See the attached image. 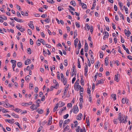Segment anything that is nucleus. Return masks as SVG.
Returning a JSON list of instances; mask_svg holds the SVG:
<instances>
[{"label": "nucleus", "instance_id": "obj_16", "mask_svg": "<svg viewBox=\"0 0 132 132\" xmlns=\"http://www.w3.org/2000/svg\"><path fill=\"white\" fill-rule=\"evenodd\" d=\"M105 64V65H107L109 64L108 57H106L104 60Z\"/></svg>", "mask_w": 132, "mask_h": 132}, {"label": "nucleus", "instance_id": "obj_3", "mask_svg": "<svg viewBox=\"0 0 132 132\" xmlns=\"http://www.w3.org/2000/svg\"><path fill=\"white\" fill-rule=\"evenodd\" d=\"M73 112L75 114L77 113L79 111V109L78 107L77 106H74L73 108Z\"/></svg>", "mask_w": 132, "mask_h": 132}, {"label": "nucleus", "instance_id": "obj_26", "mask_svg": "<svg viewBox=\"0 0 132 132\" xmlns=\"http://www.w3.org/2000/svg\"><path fill=\"white\" fill-rule=\"evenodd\" d=\"M37 111L39 114H42L43 113V111L42 109H38Z\"/></svg>", "mask_w": 132, "mask_h": 132}, {"label": "nucleus", "instance_id": "obj_28", "mask_svg": "<svg viewBox=\"0 0 132 132\" xmlns=\"http://www.w3.org/2000/svg\"><path fill=\"white\" fill-rule=\"evenodd\" d=\"M91 59L90 61L91 63L93 64L94 62V59L92 55H91Z\"/></svg>", "mask_w": 132, "mask_h": 132}, {"label": "nucleus", "instance_id": "obj_62", "mask_svg": "<svg viewBox=\"0 0 132 132\" xmlns=\"http://www.w3.org/2000/svg\"><path fill=\"white\" fill-rule=\"evenodd\" d=\"M103 53H102L101 52H100V57L101 59L103 57Z\"/></svg>", "mask_w": 132, "mask_h": 132}, {"label": "nucleus", "instance_id": "obj_64", "mask_svg": "<svg viewBox=\"0 0 132 132\" xmlns=\"http://www.w3.org/2000/svg\"><path fill=\"white\" fill-rule=\"evenodd\" d=\"M80 127L79 126H78L76 129V131L77 132H79L80 130Z\"/></svg>", "mask_w": 132, "mask_h": 132}, {"label": "nucleus", "instance_id": "obj_51", "mask_svg": "<svg viewBox=\"0 0 132 132\" xmlns=\"http://www.w3.org/2000/svg\"><path fill=\"white\" fill-rule=\"evenodd\" d=\"M84 103L81 102H79V106L80 107V109H81L82 107V105Z\"/></svg>", "mask_w": 132, "mask_h": 132}, {"label": "nucleus", "instance_id": "obj_50", "mask_svg": "<svg viewBox=\"0 0 132 132\" xmlns=\"http://www.w3.org/2000/svg\"><path fill=\"white\" fill-rule=\"evenodd\" d=\"M80 132H86L85 128H83L82 129H80Z\"/></svg>", "mask_w": 132, "mask_h": 132}, {"label": "nucleus", "instance_id": "obj_58", "mask_svg": "<svg viewBox=\"0 0 132 132\" xmlns=\"http://www.w3.org/2000/svg\"><path fill=\"white\" fill-rule=\"evenodd\" d=\"M28 31L29 35H32L31 31L30 29H28Z\"/></svg>", "mask_w": 132, "mask_h": 132}, {"label": "nucleus", "instance_id": "obj_11", "mask_svg": "<svg viewBox=\"0 0 132 132\" xmlns=\"http://www.w3.org/2000/svg\"><path fill=\"white\" fill-rule=\"evenodd\" d=\"M52 122V117L51 116L50 117L48 120V125H50L51 124V123Z\"/></svg>", "mask_w": 132, "mask_h": 132}, {"label": "nucleus", "instance_id": "obj_48", "mask_svg": "<svg viewBox=\"0 0 132 132\" xmlns=\"http://www.w3.org/2000/svg\"><path fill=\"white\" fill-rule=\"evenodd\" d=\"M70 120L69 119H67L65 120L64 121V123L65 124H67L68 123H69L70 122Z\"/></svg>", "mask_w": 132, "mask_h": 132}, {"label": "nucleus", "instance_id": "obj_20", "mask_svg": "<svg viewBox=\"0 0 132 132\" xmlns=\"http://www.w3.org/2000/svg\"><path fill=\"white\" fill-rule=\"evenodd\" d=\"M61 81L63 82V84L65 85L67 83V79L66 78H64L61 79Z\"/></svg>", "mask_w": 132, "mask_h": 132}, {"label": "nucleus", "instance_id": "obj_54", "mask_svg": "<svg viewBox=\"0 0 132 132\" xmlns=\"http://www.w3.org/2000/svg\"><path fill=\"white\" fill-rule=\"evenodd\" d=\"M86 122L87 123V125H89V118L88 117V118L87 117H86Z\"/></svg>", "mask_w": 132, "mask_h": 132}, {"label": "nucleus", "instance_id": "obj_31", "mask_svg": "<svg viewBox=\"0 0 132 132\" xmlns=\"http://www.w3.org/2000/svg\"><path fill=\"white\" fill-rule=\"evenodd\" d=\"M113 122L114 124H117L118 122V120L117 119H114L113 120Z\"/></svg>", "mask_w": 132, "mask_h": 132}, {"label": "nucleus", "instance_id": "obj_39", "mask_svg": "<svg viewBox=\"0 0 132 132\" xmlns=\"http://www.w3.org/2000/svg\"><path fill=\"white\" fill-rule=\"evenodd\" d=\"M47 2L53 4L54 3V1L53 0H48Z\"/></svg>", "mask_w": 132, "mask_h": 132}, {"label": "nucleus", "instance_id": "obj_35", "mask_svg": "<svg viewBox=\"0 0 132 132\" xmlns=\"http://www.w3.org/2000/svg\"><path fill=\"white\" fill-rule=\"evenodd\" d=\"M58 104L57 103L56 104L55 106V107L53 109V111L54 112H55L56 111V110L58 108Z\"/></svg>", "mask_w": 132, "mask_h": 132}, {"label": "nucleus", "instance_id": "obj_59", "mask_svg": "<svg viewBox=\"0 0 132 132\" xmlns=\"http://www.w3.org/2000/svg\"><path fill=\"white\" fill-rule=\"evenodd\" d=\"M68 89L67 88L65 89L64 90V91L63 94L65 96V95L66 93H67L68 91Z\"/></svg>", "mask_w": 132, "mask_h": 132}, {"label": "nucleus", "instance_id": "obj_18", "mask_svg": "<svg viewBox=\"0 0 132 132\" xmlns=\"http://www.w3.org/2000/svg\"><path fill=\"white\" fill-rule=\"evenodd\" d=\"M80 4L82 5V7L83 8L86 9L87 8V6L84 3L81 2L79 3L80 5Z\"/></svg>", "mask_w": 132, "mask_h": 132}, {"label": "nucleus", "instance_id": "obj_47", "mask_svg": "<svg viewBox=\"0 0 132 132\" xmlns=\"http://www.w3.org/2000/svg\"><path fill=\"white\" fill-rule=\"evenodd\" d=\"M28 103H22L21 104V105L23 106H28Z\"/></svg>", "mask_w": 132, "mask_h": 132}, {"label": "nucleus", "instance_id": "obj_34", "mask_svg": "<svg viewBox=\"0 0 132 132\" xmlns=\"http://www.w3.org/2000/svg\"><path fill=\"white\" fill-rule=\"evenodd\" d=\"M81 47V44L80 41L79 42L78 44V50H79L80 49Z\"/></svg>", "mask_w": 132, "mask_h": 132}, {"label": "nucleus", "instance_id": "obj_8", "mask_svg": "<svg viewBox=\"0 0 132 132\" xmlns=\"http://www.w3.org/2000/svg\"><path fill=\"white\" fill-rule=\"evenodd\" d=\"M125 34L127 37H129L130 36L131 32L129 30H128L127 31L126 29H125Z\"/></svg>", "mask_w": 132, "mask_h": 132}, {"label": "nucleus", "instance_id": "obj_13", "mask_svg": "<svg viewBox=\"0 0 132 132\" xmlns=\"http://www.w3.org/2000/svg\"><path fill=\"white\" fill-rule=\"evenodd\" d=\"M104 80L103 79H101L100 80H98L96 84V85H98L99 84H102L103 83Z\"/></svg>", "mask_w": 132, "mask_h": 132}, {"label": "nucleus", "instance_id": "obj_37", "mask_svg": "<svg viewBox=\"0 0 132 132\" xmlns=\"http://www.w3.org/2000/svg\"><path fill=\"white\" fill-rule=\"evenodd\" d=\"M126 98H122V100H121V102H122V103L123 104H125V103L126 102Z\"/></svg>", "mask_w": 132, "mask_h": 132}, {"label": "nucleus", "instance_id": "obj_41", "mask_svg": "<svg viewBox=\"0 0 132 132\" xmlns=\"http://www.w3.org/2000/svg\"><path fill=\"white\" fill-rule=\"evenodd\" d=\"M2 112L3 113H6L8 112L7 110L6 109H2Z\"/></svg>", "mask_w": 132, "mask_h": 132}, {"label": "nucleus", "instance_id": "obj_49", "mask_svg": "<svg viewBox=\"0 0 132 132\" xmlns=\"http://www.w3.org/2000/svg\"><path fill=\"white\" fill-rule=\"evenodd\" d=\"M33 87V84L31 83H30L29 84V88L30 89H32V87Z\"/></svg>", "mask_w": 132, "mask_h": 132}, {"label": "nucleus", "instance_id": "obj_15", "mask_svg": "<svg viewBox=\"0 0 132 132\" xmlns=\"http://www.w3.org/2000/svg\"><path fill=\"white\" fill-rule=\"evenodd\" d=\"M85 51V52H87L88 50V45L86 43L85 44L84 46Z\"/></svg>", "mask_w": 132, "mask_h": 132}, {"label": "nucleus", "instance_id": "obj_1", "mask_svg": "<svg viewBox=\"0 0 132 132\" xmlns=\"http://www.w3.org/2000/svg\"><path fill=\"white\" fill-rule=\"evenodd\" d=\"M125 115H120L118 119L120 121V123L121 122L125 123L127 122L126 119V118L125 120L124 119L125 118Z\"/></svg>", "mask_w": 132, "mask_h": 132}, {"label": "nucleus", "instance_id": "obj_40", "mask_svg": "<svg viewBox=\"0 0 132 132\" xmlns=\"http://www.w3.org/2000/svg\"><path fill=\"white\" fill-rule=\"evenodd\" d=\"M80 83H81V85H84V79L82 78H81V81H80Z\"/></svg>", "mask_w": 132, "mask_h": 132}, {"label": "nucleus", "instance_id": "obj_25", "mask_svg": "<svg viewBox=\"0 0 132 132\" xmlns=\"http://www.w3.org/2000/svg\"><path fill=\"white\" fill-rule=\"evenodd\" d=\"M38 42H40L41 43H42L43 45L45 44V42L43 39H38Z\"/></svg>", "mask_w": 132, "mask_h": 132}, {"label": "nucleus", "instance_id": "obj_32", "mask_svg": "<svg viewBox=\"0 0 132 132\" xmlns=\"http://www.w3.org/2000/svg\"><path fill=\"white\" fill-rule=\"evenodd\" d=\"M30 76L29 75L27 76L25 78V80L26 81H28L27 82L29 81L30 79Z\"/></svg>", "mask_w": 132, "mask_h": 132}, {"label": "nucleus", "instance_id": "obj_52", "mask_svg": "<svg viewBox=\"0 0 132 132\" xmlns=\"http://www.w3.org/2000/svg\"><path fill=\"white\" fill-rule=\"evenodd\" d=\"M19 30L21 32H23L25 30V29L24 28H23L21 26L20 27Z\"/></svg>", "mask_w": 132, "mask_h": 132}, {"label": "nucleus", "instance_id": "obj_63", "mask_svg": "<svg viewBox=\"0 0 132 132\" xmlns=\"http://www.w3.org/2000/svg\"><path fill=\"white\" fill-rule=\"evenodd\" d=\"M92 98L90 95H89V101L90 102H92Z\"/></svg>", "mask_w": 132, "mask_h": 132}, {"label": "nucleus", "instance_id": "obj_36", "mask_svg": "<svg viewBox=\"0 0 132 132\" xmlns=\"http://www.w3.org/2000/svg\"><path fill=\"white\" fill-rule=\"evenodd\" d=\"M68 61L67 59H65L64 60V64L65 66H67L68 65Z\"/></svg>", "mask_w": 132, "mask_h": 132}, {"label": "nucleus", "instance_id": "obj_6", "mask_svg": "<svg viewBox=\"0 0 132 132\" xmlns=\"http://www.w3.org/2000/svg\"><path fill=\"white\" fill-rule=\"evenodd\" d=\"M81 86L80 85H79L78 84L75 85L74 86L75 89V90H76L77 91H78V89L79 90V89L81 88Z\"/></svg>", "mask_w": 132, "mask_h": 132}, {"label": "nucleus", "instance_id": "obj_29", "mask_svg": "<svg viewBox=\"0 0 132 132\" xmlns=\"http://www.w3.org/2000/svg\"><path fill=\"white\" fill-rule=\"evenodd\" d=\"M13 110L15 111L18 113L21 112V110L20 109L18 108H15V109Z\"/></svg>", "mask_w": 132, "mask_h": 132}, {"label": "nucleus", "instance_id": "obj_4", "mask_svg": "<svg viewBox=\"0 0 132 132\" xmlns=\"http://www.w3.org/2000/svg\"><path fill=\"white\" fill-rule=\"evenodd\" d=\"M53 82L54 84V85L55 87L54 88L55 89H57L59 87V84L55 80H53Z\"/></svg>", "mask_w": 132, "mask_h": 132}, {"label": "nucleus", "instance_id": "obj_42", "mask_svg": "<svg viewBox=\"0 0 132 132\" xmlns=\"http://www.w3.org/2000/svg\"><path fill=\"white\" fill-rule=\"evenodd\" d=\"M75 24L76 27L77 28H79L80 27V25L79 24V23L78 22H75Z\"/></svg>", "mask_w": 132, "mask_h": 132}, {"label": "nucleus", "instance_id": "obj_17", "mask_svg": "<svg viewBox=\"0 0 132 132\" xmlns=\"http://www.w3.org/2000/svg\"><path fill=\"white\" fill-rule=\"evenodd\" d=\"M58 104V106L59 107H62L65 105L64 103L62 102H60Z\"/></svg>", "mask_w": 132, "mask_h": 132}, {"label": "nucleus", "instance_id": "obj_23", "mask_svg": "<svg viewBox=\"0 0 132 132\" xmlns=\"http://www.w3.org/2000/svg\"><path fill=\"white\" fill-rule=\"evenodd\" d=\"M70 4L71 5H73V6H75L76 5V3L74 1L72 0L70 2Z\"/></svg>", "mask_w": 132, "mask_h": 132}, {"label": "nucleus", "instance_id": "obj_7", "mask_svg": "<svg viewBox=\"0 0 132 132\" xmlns=\"http://www.w3.org/2000/svg\"><path fill=\"white\" fill-rule=\"evenodd\" d=\"M82 115L81 113H80L77 115L76 117V119L77 120H80L82 118Z\"/></svg>", "mask_w": 132, "mask_h": 132}, {"label": "nucleus", "instance_id": "obj_43", "mask_svg": "<svg viewBox=\"0 0 132 132\" xmlns=\"http://www.w3.org/2000/svg\"><path fill=\"white\" fill-rule=\"evenodd\" d=\"M78 68H81V65L80 64V62L79 60V59H78Z\"/></svg>", "mask_w": 132, "mask_h": 132}, {"label": "nucleus", "instance_id": "obj_27", "mask_svg": "<svg viewBox=\"0 0 132 132\" xmlns=\"http://www.w3.org/2000/svg\"><path fill=\"white\" fill-rule=\"evenodd\" d=\"M111 96L112 98H113V100L114 101H115L116 100V95L115 94H112L111 95Z\"/></svg>", "mask_w": 132, "mask_h": 132}, {"label": "nucleus", "instance_id": "obj_19", "mask_svg": "<svg viewBox=\"0 0 132 132\" xmlns=\"http://www.w3.org/2000/svg\"><path fill=\"white\" fill-rule=\"evenodd\" d=\"M29 26L32 29H34V26L32 22L30 21L29 24Z\"/></svg>", "mask_w": 132, "mask_h": 132}, {"label": "nucleus", "instance_id": "obj_12", "mask_svg": "<svg viewBox=\"0 0 132 132\" xmlns=\"http://www.w3.org/2000/svg\"><path fill=\"white\" fill-rule=\"evenodd\" d=\"M119 76V75L118 74H117V75H115L114 76V80L117 82H118L119 81V79L118 78Z\"/></svg>", "mask_w": 132, "mask_h": 132}, {"label": "nucleus", "instance_id": "obj_56", "mask_svg": "<svg viewBox=\"0 0 132 132\" xmlns=\"http://www.w3.org/2000/svg\"><path fill=\"white\" fill-rule=\"evenodd\" d=\"M96 5V4L95 3H94L93 4L92 7L91 8L92 10H93L94 8L95 7Z\"/></svg>", "mask_w": 132, "mask_h": 132}, {"label": "nucleus", "instance_id": "obj_46", "mask_svg": "<svg viewBox=\"0 0 132 132\" xmlns=\"http://www.w3.org/2000/svg\"><path fill=\"white\" fill-rule=\"evenodd\" d=\"M13 61H14L15 63L13 64L12 68H14L16 65V61L15 60H13Z\"/></svg>", "mask_w": 132, "mask_h": 132}, {"label": "nucleus", "instance_id": "obj_55", "mask_svg": "<svg viewBox=\"0 0 132 132\" xmlns=\"http://www.w3.org/2000/svg\"><path fill=\"white\" fill-rule=\"evenodd\" d=\"M87 92L88 94H90L91 91L90 89L89 88H88L87 89Z\"/></svg>", "mask_w": 132, "mask_h": 132}, {"label": "nucleus", "instance_id": "obj_45", "mask_svg": "<svg viewBox=\"0 0 132 132\" xmlns=\"http://www.w3.org/2000/svg\"><path fill=\"white\" fill-rule=\"evenodd\" d=\"M101 99L100 98H99L97 101V105H99L100 104V101Z\"/></svg>", "mask_w": 132, "mask_h": 132}, {"label": "nucleus", "instance_id": "obj_44", "mask_svg": "<svg viewBox=\"0 0 132 132\" xmlns=\"http://www.w3.org/2000/svg\"><path fill=\"white\" fill-rule=\"evenodd\" d=\"M17 65L19 67H22V63L21 62H18L17 63Z\"/></svg>", "mask_w": 132, "mask_h": 132}, {"label": "nucleus", "instance_id": "obj_33", "mask_svg": "<svg viewBox=\"0 0 132 132\" xmlns=\"http://www.w3.org/2000/svg\"><path fill=\"white\" fill-rule=\"evenodd\" d=\"M5 121L8 122L10 123H13V122L12 120H9V119H6L5 120Z\"/></svg>", "mask_w": 132, "mask_h": 132}, {"label": "nucleus", "instance_id": "obj_57", "mask_svg": "<svg viewBox=\"0 0 132 132\" xmlns=\"http://www.w3.org/2000/svg\"><path fill=\"white\" fill-rule=\"evenodd\" d=\"M27 1V2L29 4H31V5H33L34 4V3L33 2H30V1L29 0H26Z\"/></svg>", "mask_w": 132, "mask_h": 132}, {"label": "nucleus", "instance_id": "obj_24", "mask_svg": "<svg viewBox=\"0 0 132 132\" xmlns=\"http://www.w3.org/2000/svg\"><path fill=\"white\" fill-rule=\"evenodd\" d=\"M11 115L15 118H19V116L18 115L14 113H12Z\"/></svg>", "mask_w": 132, "mask_h": 132}, {"label": "nucleus", "instance_id": "obj_14", "mask_svg": "<svg viewBox=\"0 0 132 132\" xmlns=\"http://www.w3.org/2000/svg\"><path fill=\"white\" fill-rule=\"evenodd\" d=\"M30 108L32 109V111L36 110L37 109V108L36 107V106L34 104H33L31 106Z\"/></svg>", "mask_w": 132, "mask_h": 132}, {"label": "nucleus", "instance_id": "obj_2", "mask_svg": "<svg viewBox=\"0 0 132 132\" xmlns=\"http://www.w3.org/2000/svg\"><path fill=\"white\" fill-rule=\"evenodd\" d=\"M86 65L84 67V75L85 76H86L87 75V73L88 71V66L87 63H85Z\"/></svg>", "mask_w": 132, "mask_h": 132}, {"label": "nucleus", "instance_id": "obj_9", "mask_svg": "<svg viewBox=\"0 0 132 132\" xmlns=\"http://www.w3.org/2000/svg\"><path fill=\"white\" fill-rule=\"evenodd\" d=\"M70 129L69 126L68 125L67 126L64 128L63 132L68 131V132H71L70 130L69 131Z\"/></svg>", "mask_w": 132, "mask_h": 132}, {"label": "nucleus", "instance_id": "obj_53", "mask_svg": "<svg viewBox=\"0 0 132 132\" xmlns=\"http://www.w3.org/2000/svg\"><path fill=\"white\" fill-rule=\"evenodd\" d=\"M85 27L86 28H87V29L88 30L90 28V27L89 26L88 24H86Z\"/></svg>", "mask_w": 132, "mask_h": 132}, {"label": "nucleus", "instance_id": "obj_60", "mask_svg": "<svg viewBox=\"0 0 132 132\" xmlns=\"http://www.w3.org/2000/svg\"><path fill=\"white\" fill-rule=\"evenodd\" d=\"M69 114H67L66 115H64L63 116V118L64 119H66L67 118Z\"/></svg>", "mask_w": 132, "mask_h": 132}, {"label": "nucleus", "instance_id": "obj_21", "mask_svg": "<svg viewBox=\"0 0 132 132\" xmlns=\"http://www.w3.org/2000/svg\"><path fill=\"white\" fill-rule=\"evenodd\" d=\"M78 41V39L77 38H76L74 41V45L75 47L77 46V44Z\"/></svg>", "mask_w": 132, "mask_h": 132}, {"label": "nucleus", "instance_id": "obj_61", "mask_svg": "<svg viewBox=\"0 0 132 132\" xmlns=\"http://www.w3.org/2000/svg\"><path fill=\"white\" fill-rule=\"evenodd\" d=\"M27 51L28 52L29 54H31V50L30 48H28L27 49Z\"/></svg>", "mask_w": 132, "mask_h": 132}, {"label": "nucleus", "instance_id": "obj_5", "mask_svg": "<svg viewBox=\"0 0 132 132\" xmlns=\"http://www.w3.org/2000/svg\"><path fill=\"white\" fill-rule=\"evenodd\" d=\"M3 106L5 108H9L13 107V108H14V106L13 105H10L9 103H6L4 104Z\"/></svg>", "mask_w": 132, "mask_h": 132}, {"label": "nucleus", "instance_id": "obj_30", "mask_svg": "<svg viewBox=\"0 0 132 132\" xmlns=\"http://www.w3.org/2000/svg\"><path fill=\"white\" fill-rule=\"evenodd\" d=\"M63 120H60L59 122V125L60 127H62V124L63 123Z\"/></svg>", "mask_w": 132, "mask_h": 132}, {"label": "nucleus", "instance_id": "obj_38", "mask_svg": "<svg viewBox=\"0 0 132 132\" xmlns=\"http://www.w3.org/2000/svg\"><path fill=\"white\" fill-rule=\"evenodd\" d=\"M57 9L59 11H61L64 9L63 7H62L60 6L58 7H57Z\"/></svg>", "mask_w": 132, "mask_h": 132}, {"label": "nucleus", "instance_id": "obj_10", "mask_svg": "<svg viewBox=\"0 0 132 132\" xmlns=\"http://www.w3.org/2000/svg\"><path fill=\"white\" fill-rule=\"evenodd\" d=\"M109 36V34L108 33L107 31H105L104 33V35L103 37V39L104 40H106V38H108Z\"/></svg>", "mask_w": 132, "mask_h": 132}, {"label": "nucleus", "instance_id": "obj_22", "mask_svg": "<svg viewBox=\"0 0 132 132\" xmlns=\"http://www.w3.org/2000/svg\"><path fill=\"white\" fill-rule=\"evenodd\" d=\"M30 62H31V60L30 59L26 60L25 61V64L26 65H28L31 63Z\"/></svg>", "mask_w": 132, "mask_h": 132}]
</instances>
